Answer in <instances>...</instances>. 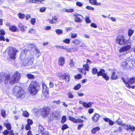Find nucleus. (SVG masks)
<instances>
[{
	"label": "nucleus",
	"instance_id": "54",
	"mask_svg": "<svg viewBox=\"0 0 135 135\" xmlns=\"http://www.w3.org/2000/svg\"><path fill=\"white\" fill-rule=\"evenodd\" d=\"M68 95L69 98H72L74 97V96L70 92H69L68 94Z\"/></svg>",
	"mask_w": 135,
	"mask_h": 135
},
{
	"label": "nucleus",
	"instance_id": "3",
	"mask_svg": "<svg viewBox=\"0 0 135 135\" xmlns=\"http://www.w3.org/2000/svg\"><path fill=\"white\" fill-rule=\"evenodd\" d=\"M8 55L9 58L14 60L16 59V56L18 52L17 50L15 47H10L7 49Z\"/></svg>",
	"mask_w": 135,
	"mask_h": 135
},
{
	"label": "nucleus",
	"instance_id": "64",
	"mask_svg": "<svg viewBox=\"0 0 135 135\" xmlns=\"http://www.w3.org/2000/svg\"><path fill=\"white\" fill-rule=\"evenodd\" d=\"M49 87L50 88H52L54 86V84L53 82L50 81L49 83Z\"/></svg>",
	"mask_w": 135,
	"mask_h": 135
},
{
	"label": "nucleus",
	"instance_id": "28",
	"mask_svg": "<svg viewBox=\"0 0 135 135\" xmlns=\"http://www.w3.org/2000/svg\"><path fill=\"white\" fill-rule=\"evenodd\" d=\"M122 79L124 83L125 84L126 86L127 87L129 88H131V86L129 85L128 83H127V82L125 81L124 79V78H122Z\"/></svg>",
	"mask_w": 135,
	"mask_h": 135
},
{
	"label": "nucleus",
	"instance_id": "55",
	"mask_svg": "<svg viewBox=\"0 0 135 135\" xmlns=\"http://www.w3.org/2000/svg\"><path fill=\"white\" fill-rule=\"evenodd\" d=\"M31 129V127L30 126V125H29L28 124H27L25 127V129L26 130H30Z\"/></svg>",
	"mask_w": 135,
	"mask_h": 135
},
{
	"label": "nucleus",
	"instance_id": "39",
	"mask_svg": "<svg viewBox=\"0 0 135 135\" xmlns=\"http://www.w3.org/2000/svg\"><path fill=\"white\" fill-rule=\"evenodd\" d=\"M83 67L85 68L84 69L86 71H89V67L88 65L87 64H84L83 65Z\"/></svg>",
	"mask_w": 135,
	"mask_h": 135
},
{
	"label": "nucleus",
	"instance_id": "21",
	"mask_svg": "<svg viewBox=\"0 0 135 135\" xmlns=\"http://www.w3.org/2000/svg\"><path fill=\"white\" fill-rule=\"evenodd\" d=\"M18 26L20 30L22 32L25 31H26V29L27 28V26H24L21 24V23L19 24Z\"/></svg>",
	"mask_w": 135,
	"mask_h": 135
},
{
	"label": "nucleus",
	"instance_id": "19",
	"mask_svg": "<svg viewBox=\"0 0 135 135\" xmlns=\"http://www.w3.org/2000/svg\"><path fill=\"white\" fill-rule=\"evenodd\" d=\"M58 18L56 16H54L52 17V19L51 20H48V21L51 24L56 23L57 22V21L58 20Z\"/></svg>",
	"mask_w": 135,
	"mask_h": 135
},
{
	"label": "nucleus",
	"instance_id": "1",
	"mask_svg": "<svg viewBox=\"0 0 135 135\" xmlns=\"http://www.w3.org/2000/svg\"><path fill=\"white\" fill-rule=\"evenodd\" d=\"M40 89L38 83L35 81H31L29 87V91L32 95L36 94Z\"/></svg>",
	"mask_w": 135,
	"mask_h": 135
},
{
	"label": "nucleus",
	"instance_id": "36",
	"mask_svg": "<svg viewBox=\"0 0 135 135\" xmlns=\"http://www.w3.org/2000/svg\"><path fill=\"white\" fill-rule=\"evenodd\" d=\"M56 32L57 34L61 35L62 34L63 31L61 30L58 29L56 30Z\"/></svg>",
	"mask_w": 135,
	"mask_h": 135
},
{
	"label": "nucleus",
	"instance_id": "12",
	"mask_svg": "<svg viewBox=\"0 0 135 135\" xmlns=\"http://www.w3.org/2000/svg\"><path fill=\"white\" fill-rule=\"evenodd\" d=\"M38 131L42 135H49V132L44 129L42 126H39Z\"/></svg>",
	"mask_w": 135,
	"mask_h": 135
},
{
	"label": "nucleus",
	"instance_id": "53",
	"mask_svg": "<svg viewBox=\"0 0 135 135\" xmlns=\"http://www.w3.org/2000/svg\"><path fill=\"white\" fill-rule=\"evenodd\" d=\"M68 128V127L67 125L65 124L62 126L61 129L62 130H64Z\"/></svg>",
	"mask_w": 135,
	"mask_h": 135
},
{
	"label": "nucleus",
	"instance_id": "44",
	"mask_svg": "<svg viewBox=\"0 0 135 135\" xmlns=\"http://www.w3.org/2000/svg\"><path fill=\"white\" fill-rule=\"evenodd\" d=\"M30 22L32 25H34L36 22V19L35 18H31L30 20Z\"/></svg>",
	"mask_w": 135,
	"mask_h": 135
},
{
	"label": "nucleus",
	"instance_id": "45",
	"mask_svg": "<svg viewBox=\"0 0 135 135\" xmlns=\"http://www.w3.org/2000/svg\"><path fill=\"white\" fill-rule=\"evenodd\" d=\"M69 119L75 123H76V119L72 117L71 116H69Z\"/></svg>",
	"mask_w": 135,
	"mask_h": 135
},
{
	"label": "nucleus",
	"instance_id": "48",
	"mask_svg": "<svg viewBox=\"0 0 135 135\" xmlns=\"http://www.w3.org/2000/svg\"><path fill=\"white\" fill-rule=\"evenodd\" d=\"M66 117L65 116H64L62 117V120H61V123H64L66 120Z\"/></svg>",
	"mask_w": 135,
	"mask_h": 135
},
{
	"label": "nucleus",
	"instance_id": "11",
	"mask_svg": "<svg viewBox=\"0 0 135 135\" xmlns=\"http://www.w3.org/2000/svg\"><path fill=\"white\" fill-rule=\"evenodd\" d=\"M41 114L44 117H46L49 114L50 109L48 107H46L41 110Z\"/></svg>",
	"mask_w": 135,
	"mask_h": 135
},
{
	"label": "nucleus",
	"instance_id": "16",
	"mask_svg": "<svg viewBox=\"0 0 135 135\" xmlns=\"http://www.w3.org/2000/svg\"><path fill=\"white\" fill-rule=\"evenodd\" d=\"M60 78L62 79H65L66 82H68L69 81L70 75L68 74H66L64 75L60 76Z\"/></svg>",
	"mask_w": 135,
	"mask_h": 135
},
{
	"label": "nucleus",
	"instance_id": "41",
	"mask_svg": "<svg viewBox=\"0 0 135 135\" xmlns=\"http://www.w3.org/2000/svg\"><path fill=\"white\" fill-rule=\"evenodd\" d=\"M28 32L29 33L34 34L36 32V31L33 28H31L28 31Z\"/></svg>",
	"mask_w": 135,
	"mask_h": 135
},
{
	"label": "nucleus",
	"instance_id": "20",
	"mask_svg": "<svg viewBox=\"0 0 135 135\" xmlns=\"http://www.w3.org/2000/svg\"><path fill=\"white\" fill-rule=\"evenodd\" d=\"M83 18V17L81 15L76 14V22H81L82 21Z\"/></svg>",
	"mask_w": 135,
	"mask_h": 135
},
{
	"label": "nucleus",
	"instance_id": "23",
	"mask_svg": "<svg viewBox=\"0 0 135 135\" xmlns=\"http://www.w3.org/2000/svg\"><path fill=\"white\" fill-rule=\"evenodd\" d=\"M105 73V71L103 69H101L97 73V75L98 76H103V75H104Z\"/></svg>",
	"mask_w": 135,
	"mask_h": 135
},
{
	"label": "nucleus",
	"instance_id": "37",
	"mask_svg": "<svg viewBox=\"0 0 135 135\" xmlns=\"http://www.w3.org/2000/svg\"><path fill=\"white\" fill-rule=\"evenodd\" d=\"M10 78V76L9 75H7L6 76L5 82V83H8V81L9 80V79Z\"/></svg>",
	"mask_w": 135,
	"mask_h": 135
},
{
	"label": "nucleus",
	"instance_id": "29",
	"mask_svg": "<svg viewBox=\"0 0 135 135\" xmlns=\"http://www.w3.org/2000/svg\"><path fill=\"white\" fill-rule=\"evenodd\" d=\"M120 118H118L116 120V122L117 124L122 126H123L124 125V123H122V122L121 121H119Z\"/></svg>",
	"mask_w": 135,
	"mask_h": 135
},
{
	"label": "nucleus",
	"instance_id": "27",
	"mask_svg": "<svg viewBox=\"0 0 135 135\" xmlns=\"http://www.w3.org/2000/svg\"><path fill=\"white\" fill-rule=\"evenodd\" d=\"M134 31L133 30L131 29H129L128 30V36L130 37H131L134 33Z\"/></svg>",
	"mask_w": 135,
	"mask_h": 135
},
{
	"label": "nucleus",
	"instance_id": "40",
	"mask_svg": "<svg viewBox=\"0 0 135 135\" xmlns=\"http://www.w3.org/2000/svg\"><path fill=\"white\" fill-rule=\"evenodd\" d=\"M129 130H130L132 132H133L135 130V127L133 126L130 124Z\"/></svg>",
	"mask_w": 135,
	"mask_h": 135
},
{
	"label": "nucleus",
	"instance_id": "50",
	"mask_svg": "<svg viewBox=\"0 0 135 135\" xmlns=\"http://www.w3.org/2000/svg\"><path fill=\"white\" fill-rule=\"evenodd\" d=\"M89 2L91 4L95 5V4L96 2H97L96 0H89Z\"/></svg>",
	"mask_w": 135,
	"mask_h": 135
},
{
	"label": "nucleus",
	"instance_id": "24",
	"mask_svg": "<svg viewBox=\"0 0 135 135\" xmlns=\"http://www.w3.org/2000/svg\"><path fill=\"white\" fill-rule=\"evenodd\" d=\"M9 28L10 30L13 32H16L17 30V28L14 26H10Z\"/></svg>",
	"mask_w": 135,
	"mask_h": 135
},
{
	"label": "nucleus",
	"instance_id": "63",
	"mask_svg": "<svg viewBox=\"0 0 135 135\" xmlns=\"http://www.w3.org/2000/svg\"><path fill=\"white\" fill-rule=\"evenodd\" d=\"M90 26L91 27L94 28H97V25L94 23H91V24Z\"/></svg>",
	"mask_w": 135,
	"mask_h": 135
},
{
	"label": "nucleus",
	"instance_id": "6",
	"mask_svg": "<svg viewBox=\"0 0 135 135\" xmlns=\"http://www.w3.org/2000/svg\"><path fill=\"white\" fill-rule=\"evenodd\" d=\"M115 42L117 44L120 45H124L126 42L124 36L122 35H118L116 37Z\"/></svg>",
	"mask_w": 135,
	"mask_h": 135
},
{
	"label": "nucleus",
	"instance_id": "51",
	"mask_svg": "<svg viewBox=\"0 0 135 135\" xmlns=\"http://www.w3.org/2000/svg\"><path fill=\"white\" fill-rule=\"evenodd\" d=\"M46 8L45 7H42L40 8V11L41 12H43L45 11Z\"/></svg>",
	"mask_w": 135,
	"mask_h": 135
},
{
	"label": "nucleus",
	"instance_id": "14",
	"mask_svg": "<svg viewBox=\"0 0 135 135\" xmlns=\"http://www.w3.org/2000/svg\"><path fill=\"white\" fill-rule=\"evenodd\" d=\"M40 51L38 49L37 47H35L34 49H32V50L31 51L30 53L32 55H29L31 56H33V57L34 55L40 53Z\"/></svg>",
	"mask_w": 135,
	"mask_h": 135
},
{
	"label": "nucleus",
	"instance_id": "49",
	"mask_svg": "<svg viewBox=\"0 0 135 135\" xmlns=\"http://www.w3.org/2000/svg\"><path fill=\"white\" fill-rule=\"evenodd\" d=\"M124 125L123 126L124 127V128L127 130H129V127L130 124H126L124 123Z\"/></svg>",
	"mask_w": 135,
	"mask_h": 135
},
{
	"label": "nucleus",
	"instance_id": "52",
	"mask_svg": "<svg viewBox=\"0 0 135 135\" xmlns=\"http://www.w3.org/2000/svg\"><path fill=\"white\" fill-rule=\"evenodd\" d=\"M27 122L28 123L27 124H28L29 125H32L33 123L32 120H31L30 119H27Z\"/></svg>",
	"mask_w": 135,
	"mask_h": 135
},
{
	"label": "nucleus",
	"instance_id": "57",
	"mask_svg": "<svg viewBox=\"0 0 135 135\" xmlns=\"http://www.w3.org/2000/svg\"><path fill=\"white\" fill-rule=\"evenodd\" d=\"M77 94L78 96L79 97L83 96L84 95V94L83 93L79 91L78 92Z\"/></svg>",
	"mask_w": 135,
	"mask_h": 135
},
{
	"label": "nucleus",
	"instance_id": "33",
	"mask_svg": "<svg viewBox=\"0 0 135 135\" xmlns=\"http://www.w3.org/2000/svg\"><path fill=\"white\" fill-rule=\"evenodd\" d=\"M102 76L103 78L107 81L109 79V77L106 73H105L104 75H103V76Z\"/></svg>",
	"mask_w": 135,
	"mask_h": 135
},
{
	"label": "nucleus",
	"instance_id": "30",
	"mask_svg": "<svg viewBox=\"0 0 135 135\" xmlns=\"http://www.w3.org/2000/svg\"><path fill=\"white\" fill-rule=\"evenodd\" d=\"M26 76L29 79H33L34 78V76L31 74H27Z\"/></svg>",
	"mask_w": 135,
	"mask_h": 135
},
{
	"label": "nucleus",
	"instance_id": "32",
	"mask_svg": "<svg viewBox=\"0 0 135 135\" xmlns=\"http://www.w3.org/2000/svg\"><path fill=\"white\" fill-rule=\"evenodd\" d=\"M134 78H131L128 81V83L129 85V84H132L134 83Z\"/></svg>",
	"mask_w": 135,
	"mask_h": 135
},
{
	"label": "nucleus",
	"instance_id": "8",
	"mask_svg": "<svg viewBox=\"0 0 135 135\" xmlns=\"http://www.w3.org/2000/svg\"><path fill=\"white\" fill-rule=\"evenodd\" d=\"M41 85L42 86V95L45 97L47 98L49 95L48 88L47 87L45 83L43 82L42 83Z\"/></svg>",
	"mask_w": 135,
	"mask_h": 135
},
{
	"label": "nucleus",
	"instance_id": "15",
	"mask_svg": "<svg viewBox=\"0 0 135 135\" xmlns=\"http://www.w3.org/2000/svg\"><path fill=\"white\" fill-rule=\"evenodd\" d=\"M100 117V115L97 113H95L91 118L92 121L94 122H97Z\"/></svg>",
	"mask_w": 135,
	"mask_h": 135
},
{
	"label": "nucleus",
	"instance_id": "42",
	"mask_svg": "<svg viewBox=\"0 0 135 135\" xmlns=\"http://www.w3.org/2000/svg\"><path fill=\"white\" fill-rule=\"evenodd\" d=\"M85 21L87 23H90L91 22V21L90 20L89 17L87 16L86 17Z\"/></svg>",
	"mask_w": 135,
	"mask_h": 135
},
{
	"label": "nucleus",
	"instance_id": "25",
	"mask_svg": "<svg viewBox=\"0 0 135 135\" xmlns=\"http://www.w3.org/2000/svg\"><path fill=\"white\" fill-rule=\"evenodd\" d=\"M22 115L25 117H28L29 115V114L27 111H23Z\"/></svg>",
	"mask_w": 135,
	"mask_h": 135
},
{
	"label": "nucleus",
	"instance_id": "26",
	"mask_svg": "<svg viewBox=\"0 0 135 135\" xmlns=\"http://www.w3.org/2000/svg\"><path fill=\"white\" fill-rule=\"evenodd\" d=\"M75 62L73 61V59H71L70 60L69 64L71 68H74L75 66Z\"/></svg>",
	"mask_w": 135,
	"mask_h": 135
},
{
	"label": "nucleus",
	"instance_id": "22",
	"mask_svg": "<svg viewBox=\"0 0 135 135\" xmlns=\"http://www.w3.org/2000/svg\"><path fill=\"white\" fill-rule=\"evenodd\" d=\"M100 129V128L98 127H96L93 128L91 130V133L93 134H95L96 132Z\"/></svg>",
	"mask_w": 135,
	"mask_h": 135
},
{
	"label": "nucleus",
	"instance_id": "62",
	"mask_svg": "<svg viewBox=\"0 0 135 135\" xmlns=\"http://www.w3.org/2000/svg\"><path fill=\"white\" fill-rule=\"evenodd\" d=\"M73 12V9H66V12L70 13Z\"/></svg>",
	"mask_w": 135,
	"mask_h": 135
},
{
	"label": "nucleus",
	"instance_id": "60",
	"mask_svg": "<svg viewBox=\"0 0 135 135\" xmlns=\"http://www.w3.org/2000/svg\"><path fill=\"white\" fill-rule=\"evenodd\" d=\"M86 8L88 10H94V8L90 6H87L86 7Z\"/></svg>",
	"mask_w": 135,
	"mask_h": 135
},
{
	"label": "nucleus",
	"instance_id": "35",
	"mask_svg": "<svg viewBox=\"0 0 135 135\" xmlns=\"http://www.w3.org/2000/svg\"><path fill=\"white\" fill-rule=\"evenodd\" d=\"M29 47L31 51L32 49H34L35 47H36L35 45L34 44H30L29 45Z\"/></svg>",
	"mask_w": 135,
	"mask_h": 135
},
{
	"label": "nucleus",
	"instance_id": "46",
	"mask_svg": "<svg viewBox=\"0 0 135 135\" xmlns=\"http://www.w3.org/2000/svg\"><path fill=\"white\" fill-rule=\"evenodd\" d=\"M122 129L120 127H119L118 128L114 131V132H122Z\"/></svg>",
	"mask_w": 135,
	"mask_h": 135
},
{
	"label": "nucleus",
	"instance_id": "2",
	"mask_svg": "<svg viewBox=\"0 0 135 135\" xmlns=\"http://www.w3.org/2000/svg\"><path fill=\"white\" fill-rule=\"evenodd\" d=\"M13 93L17 97L23 99L25 97V92L21 87L15 86L13 90Z\"/></svg>",
	"mask_w": 135,
	"mask_h": 135
},
{
	"label": "nucleus",
	"instance_id": "4",
	"mask_svg": "<svg viewBox=\"0 0 135 135\" xmlns=\"http://www.w3.org/2000/svg\"><path fill=\"white\" fill-rule=\"evenodd\" d=\"M21 75L20 73L17 72H15L9 81V83L11 84H13L17 82L20 79L21 77Z\"/></svg>",
	"mask_w": 135,
	"mask_h": 135
},
{
	"label": "nucleus",
	"instance_id": "17",
	"mask_svg": "<svg viewBox=\"0 0 135 135\" xmlns=\"http://www.w3.org/2000/svg\"><path fill=\"white\" fill-rule=\"evenodd\" d=\"M65 62V59L64 57H61L59 58L58 63L59 66H63L64 65Z\"/></svg>",
	"mask_w": 135,
	"mask_h": 135
},
{
	"label": "nucleus",
	"instance_id": "34",
	"mask_svg": "<svg viewBox=\"0 0 135 135\" xmlns=\"http://www.w3.org/2000/svg\"><path fill=\"white\" fill-rule=\"evenodd\" d=\"M78 70L80 72L84 74V75L86 74V72L85 71V69H78Z\"/></svg>",
	"mask_w": 135,
	"mask_h": 135
},
{
	"label": "nucleus",
	"instance_id": "59",
	"mask_svg": "<svg viewBox=\"0 0 135 135\" xmlns=\"http://www.w3.org/2000/svg\"><path fill=\"white\" fill-rule=\"evenodd\" d=\"M83 126V123H81V124L78 125V129L79 130Z\"/></svg>",
	"mask_w": 135,
	"mask_h": 135
},
{
	"label": "nucleus",
	"instance_id": "13",
	"mask_svg": "<svg viewBox=\"0 0 135 135\" xmlns=\"http://www.w3.org/2000/svg\"><path fill=\"white\" fill-rule=\"evenodd\" d=\"M118 73L116 70H112L110 76V78L112 80H116L118 78Z\"/></svg>",
	"mask_w": 135,
	"mask_h": 135
},
{
	"label": "nucleus",
	"instance_id": "31",
	"mask_svg": "<svg viewBox=\"0 0 135 135\" xmlns=\"http://www.w3.org/2000/svg\"><path fill=\"white\" fill-rule=\"evenodd\" d=\"M17 15L21 19H23L25 17V15L24 14L20 13H18Z\"/></svg>",
	"mask_w": 135,
	"mask_h": 135
},
{
	"label": "nucleus",
	"instance_id": "5",
	"mask_svg": "<svg viewBox=\"0 0 135 135\" xmlns=\"http://www.w3.org/2000/svg\"><path fill=\"white\" fill-rule=\"evenodd\" d=\"M133 61H131L129 59L123 61L121 67L124 69H129L132 67L133 65Z\"/></svg>",
	"mask_w": 135,
	"mask_h": 135
},
{
	"label": "nucleus",
	"instance_id": "9",
	"mask_svg": "<svg viewBox=\"0 0 135 135\" xmlns=\"http://www.w3.org/2000/svg\"><path fill=\"white\" fill-rule=\"evenodd\" d=\"M29 52V51L27 49H24L21 52L20 58L21 60L22 63L23 62V60H25L27 59V57H26V56L27 54Z\"/></svg>",
	"mask_w": 135,
	"mask_h": 135
},
{
	"label": "nucleus",
	"instance_id": "61",
	"mask_svg": "<svg viewBox=\"0 0 135 135\" xmlns=\"http://www.w3.org/2000/svg\"><path fill=\"white\" fill-rule=\"evenodd\" d=\"M94 111V109L92 108L89 109L88 110V112L89 114H91L93 113Z\"/></svg>",
	"mask_w": 135,
	"mask_h": 135
},
{
	"label": "nucleus",
	"instance_id": "38",
	"mask_svg": "<svg viewBox=\"0 0 135 135\" xmlns=\"http://www.w3.org/2000/svg\"><path fill=\"white\" fill-rule=\"evenodd\" d=\"M5 125L6 127L8 130H10L11 129V125L9 123H7L6 124H5L4 125Z\"/></svg>",
	"mask_w": 135,
	"mask_h": 135
},
{
	"label": "nucleus",
	"instance_id": "43",
	"mask_svg": "<svg viewBox=\"0 0 135 135\" xmlns=\"http://www.w3.org/2000/svg\"><path fill=\"white\" fill-rule=\"evenodd\" d=\"M1 114L2 116L4 118L6 117V111L4 110H2L1 111Z\"/></svg>",
	"mask_w": 135,
	"mask_h": 135
},
{
	"label": "nucleus",
	"instance_id": "56",
	"mask_svg": "<svg viewBox=\"0 0 135 135\" xmlns=\"http://www.w3.org/2000/svg\"><path fill=\"white\" fill-rule=\"evenodd\" d=\"M70 40L69 39H66L63 41L66 44H69L70 43Z\"/></svg>",
	"mask_w": 135,
	"mask_h": 135
},
{
	"label": "nucleus",
	"instance_id": "7",
	"mask_svg": "<svg viewBox=\"0 0 135 135\" xmlns=\"http://www.w3.org/2000/svg\"><path fill=\"white\" fill-rule=\"evenodd\" d=\"M27 59L25 60H23L22 65L25 66H30L32 65L33 64L34 58L32 56L29 55L28 56Z\"/></svg>",
	"mask_w": 135,
	"mask_h": 135
},
{
	"label": "nucleus",
	"instance_id": "10",
	"mask_svg": "<svg viewBox=\"0 0 135 135\" xmlns=\"http://www.w3.org/2000/svg\"><path fill=\"white\" fill-rule=\"evenodd\" d=\"M131 48L130 45H128L121 48L119 50V52L120 53H124L126 54L130 52V50Z\"/></svg>",
	"mask_w": 135,
	"mask_h": 135
},
{
	"label": "nucleus",
	"instance_id": "58",
	"mask_svg": "<svg viewBox=\"0 0 135 135\" xmlns=\"http://www.w3.org/2000/svg\"><path fill=\"white\" fill-rule=\"evenodd\" d=\"M5 32L4 30H0V35L1 36H4L5 35Z\"/></svg>",
	"mask_w": 135,
	"mask_h": 135
},
{
	"label": "nucleus",
	"instance_id": "18",
	"mask_svg": "<svg viewBox=\"0 0 135 135\" xmlns=\"http://www.w3.org/2000/svg\"><path fill=\"white\" fill-rule=\"evenodd\" d=\"M93 102H89L87 103L85 102H83V106L86 108H88L91 107L92 105L94 104Z\"/></svg>",
	"mask_w": 135,
	"mask_h": 135
},
{
	"label": "nucleus",
	"instance_id": "47",
	"mask_svg": "<svg viewBox=\"0 0 135 135\" xmlns=\"http://www.w3.org/2000/svg\"><path fill=\"white\" fill-rule=\"evenodd\" d=\"M97 69L94 68L92 69V72L93 74H95L97 73Z\"/></svg>",
	"mask_w": 135,
	"mask_h": 135
}]
</instances>
